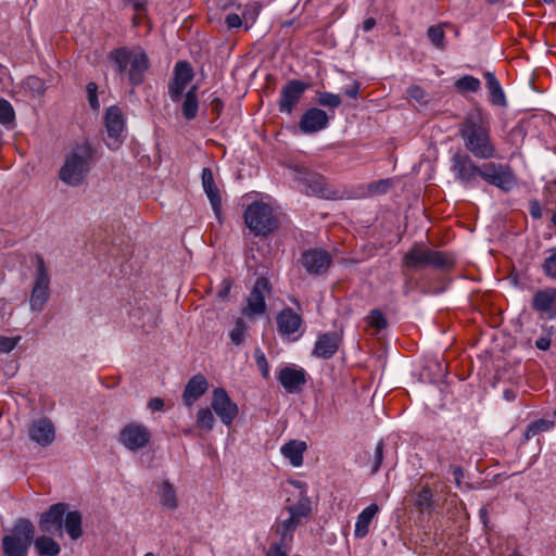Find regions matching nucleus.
<instances>
[{"mask_svg":"<svg viewBox=\"0 0 556 556\" xmlns=\"http://www.w3.org/2000/svg\"><path fill=\"white\" fill-rule=\"evenodd\" d=\"M457 132L464 147L472 156L480 160H490L496 156L489 118L480 109L466 114L458 125Z\"/></svg>","mask_w":556,"mask_h":556,"instance_id":"nucleus-1","label":"nucleus"},{"mask_svg":"<svg viewBox=\"0 0 556 556\" xmlns=\"http://www.w3.org/2000/svg\"><path fill=\"white\" fill-rule=\"evenodd\" d=\"M92 163V147L87 142L78 144L66 153L59 170V178L70 187L81 186L91 170Z\"/></svg>","mask_w":556,"mask_h":556,"instance_id":"nucleus-2","label":"nucleus"},{"mask_svg":"<svg viewBox=\"0 0 556 556\" xmlns=\"http://www.w3.org/2000/svg\"><path fill=\"white\" fill-rule=\"evenodd\" d=\"M110 60L114 63L115 70L119 74L126 73L127 66L130 64L128 79L131 85L139 86L143 81V75L149 68V59L143 50L114 49L110 53Z\"/></svg>","mask_w":556,"mask_h":556,"instance_id":"nucleus-3","label":"nucleus"},{"mask_svg":"<svg viewBox=\"0 0 556 556\" xmlns=\"http://www.w3.org/2000/svg\"><path fill=\"white\" fill-rule=\"evenodd\" d=\"M453 265L454 261L447 254L431 250L420 243H415L403 256V267L414 271L428 266L438 269H448Z\"/></svg>","mask_w":556,"mask_h":556,"instance_id":"nucleus-4","label":"nucleus"},{"mask_svg":"<svg viewBox=\"0 0 556 556\" xmlns=\"http://www.w3.org/2000/svg\"><path fill=\"white\" fill-rule=\"evenodd\" d=\"M35 527L26 518H20L11 532L2 538V549L5 556H26L34 541Z\"/></svg>","mask_w":556,"mask_h":556,"instance_id":"nucleus-5","label":"nucleus"},{"mask_svg":"<svg viewBox=\"0 0 556 556\" xmlns=\"http://www.w3.org/2000/svg\"><path fill=\"white\" fill-rule=\"evenodd\" d=\"M244 223L254 236L260 237L274 232L279 225L273 207L264 202H253L247 207Z\"/></svg>","mask_w":556,"mask_h":556,"instance_id":"nucleus-6","label":"nucleus"},{"mask_svg":"<svg viewBox=\"0 0 556 556\" xmlns=\"http://www.w3.org/2000/svg\"><path fill=\"white\" fill-rule=\"evenodd\" d=\"M292 180L296 184V188L307 195H316L324 199H332V192L324 179L317 173H313L303 166H294L290 168Z\"/></svg>","mask_w":556,"mask_h":556,"instance_id":"nucleus-7","label":"nucleus"},{"mask_svg":"<svg viewBox=\"0 0 556 556\" xmlns=\"http://www.w3.org/2000/svg\"><path fill=\"white\" fill-rule=\"evenodd\" d=\"M483 164L479 166L468 153L457 151L451 157V170L455 179L465 187L476 186L482 177Z\"/></svg>","mask_w":556,"mask_h":556,"instance_id":"nucleus-8","label":"nucleus"},{"mask_svg":"<svg viewBox=\"0 0 556 556\" xmlns=\"http://www.w3.org/2000/svg\"><path fill=\"white\" fill-rule=\"evenodd\" d=\"M35 263L37 270L29 303L31 311L41 312L49 299L50 278L45 260L40 254L35 255Z\"/></svg>","mask_w":556,"mask_h":556,"instance_id":"nucleus-9","label":"nucleus"},{"mask_svg":"<svg viewBox=\"0 0 556 556\" xmlns=\"http://www.w3.org/2000/svg\"><path fill=\"white\" fill-rule=\"evenodd\" d=\"M104 126L108 134L106 146L117 150L124 142L125 118L118 106H110L104 114Z\"/></svg>","mask_w":556,"mask_h":556,"instance_id":"nucleus-10","label":"nucleus"},{"mask_svg":"<svg viewBox=\"0 0 556 556\" xmlns=\"http://www.w3.org/2000/svg\"><path fill=\"white\" fill-rule=\"evenodd\" d=\"M270 291L269 280L265 277L257 278L247 299V305L241 311L242 315L249 318L263 315L266 312L265 296Z\"/></svg>","mask_w":556,"mask_h":556,"instance_id":"nucleus-11","label":"nucleus"},{"mask_svg":"<svg viewBox=\"0 0 556 556\" xmlns=\"http://www.w3.org/2000/svg\"><path fill=\"white\" fill-rule=\"evenodd\" d=\"M482 179L489 185L495 186L504 191H509L516 186V177L508 165L501 163H484Z\"/></svg>","mask_w":556,"mask_h":556,"instance_id":"nucleus-12","label":"nucleus"},{"mask_svg":"<svg viewBox=\"0 0 556 556\" xmlns=\"http://www.w3.org/2000/svg\"><path fill=\"white\" fill-rule=\"evenodd\" d=\"M211 407L220 421L228 427L232 425L239 414L238 405L230 399L227 391L223 388H216L213 390Z\"/></svg>","mask_w":556,"mask_h":556,"instance_id":"nucleus-13","label":"nucleus"},{"mask_svg":"<svg viewBox=\"0 0 556 556\" xmlns=\"http://www.w3.org/2000/svg\"><path fill=\"white\" fill-rule=\"evenodd\" d=\"M118 440L127 450L135 452L149 444L151 433L147 426L139 422H130L119 431Z\"/></svg>","mask_w":556,"mask_h":556,"instance_id":"nucleus-14","label":"nucleus"},{"mask_svg":"<svg viewBox=\"0 0 556 556\" xmlns=\"http://www.w3.org/2000/svg\"><path fill=\"white\" fill-rule=\"evenodd\" d=\"M67 504L56 503L40 515L39 529L43 533L62 535L63 519L67 510Z\"/></svg>","mask_w":556,"mask_h":556,"instance_id":"nucleus-15","label":"nucleus"},{"mask_svg":"<svg viewBox=\"0 0 556 556\" xmlns=\"http://www.w3.org/2000/svg\"><path fill=\"white\" fill-rule=\"evenodd\" d=\"M307 88L308 85L301 80L293 79L288 81L280 91L278 101L279 112L290 115Z\"/></svg>","mask_w":556,"mask_h":556,"instance_id":"nucleus-16","label":"nucleus"},{"mask_svg":"<svg viewBox=\"0 0 556 556\" xmlns=\"http://www.w3.org/2000/svg\"><path fill=\"white\" fill-rule=\"evenodd\" d=\"M193 78V72L188 62H178L174 68V77L168 85V94L173 102L181 100L182 92Z\"/></svg>","mask_w":556,"mask_h":556,"instance_id":"nucleus-17","label":"nucleus"},{"mask_svg":"<svg viewBox=\"0 0 556 556\" xmlns=\"http://www.w3.org/2000/svg\"><path fill=\"white\" fill-rule=\"evenodd\" d=\"M332 262L331 255L320 249H311L305 251L301 257V264L311 275H323L330 267Z\"/></svg>","mask_w":556,"mask_h":556,"instance_id":"nucleus-18","label":"nucleus"},{"mask_svg":"<svg viewBox=\"0 0 556 556\" xmlns=\"http://www.w3.org/2000/svg\"><path fill=\"white\" fill-rule=\"evenodd\" d=\"M532 308L540 314L542 318L553 319L556 317V289L544 288L538 290L531 302Z\"/></svg>","mask_w":556,"mask_h":556,"instance_id":"nucleus-19","label":"nucleus"},{"mask_svg":"<svg viewBox=\"0 0 556 556\" xmlns=\"http://www.w3.org/2000/svg\"><path fill=\"white\" fill-rule=\"evenodd\" d=\"M328 124L329 116L324 110L311 108L302 115L299 128L302 134L312 135L327 128Z\"/></svg>","mask_w":556,"mask_h":556,"instance_id":"nucleus-20","label":"nucleus"},{"mask_svg":"<svg viewBox=\"0 0 556 556\" xmlns=\"http://www.w3.org/2000/svg\"><path fill=\"white\" fill-rule=\"evenodd\" d=\"M55 429L48 418L34 420L29 426V438L41 446H48L54 441Z\"/></svg>","mask_w":556,"mask_h":556,"instance_id":"nucleus-21","label":"nucleus"},{"mask_svg":"<svg viewBox=\"0 0 556 556\" xmlns=\"http://www.w3.org/2000/svg\"><path fill=\"white\" fill-rule=\"evenodd\" d=\"M277 379L282 388L289 393L299 392L306 383L305 370L291 366H285L281 368Z\"/></svg>","mask_w":556,"mask_h":556,"instance_id":"nucleus-22","label":"nucleus"},{"mask_svg":"<svg viewBox=\"0 0 556 556\" xmlns=\"http://www.w3.org/2000/svg\"><path fill=\"white\" fill-rule=\"evenodd\" d=\"M341 336L338 332H326L320 334L313 350V355L317 358L329 359L339 350Z\"/></svg>","mask_w":556,"mask_h":556,"instance_id":"nucleus-23","label":"nucleus"},{"mask_svg":"<svg viewBox=\"0 0 556 556\" xmlns=\"http://www.w3.org/2000/svg\"><path fill=\"white\" fill-rule=\"evenodd\" d=\"M208 389L206 378L199 374L191 377L184 390L182 402L186 406L191 407Z\"/></svg>","mask_w":556,"mask_h":556,"instance_id":"nucleus-24","label":"nucleus"},{"mask_svg":"<svg viewBox=\"0 0 556 556\" xmlns=\"http://www.w3.org/2000/svg\"><path fill=\"white\" fill-rule=\"evenodd\" d=\"M276 319H277L278 331L282 336H291V334L295 333L302 324L301 316L299 314H296L290 307L282 309L277 315Z\"/></svg>","mask_w":556,"mask_h":556,"instance_id":"nucleus-25","label":"nucleus"},{"mask_svg":"<svg viewBox=\"0 0 556 556\" xmlns=\"http://www.w3.org/2000/svg\"><path fill=\"white\" fill-rule=\"evenodd\" d=\"M203 189L211 202V205L216 214L220 208L222 199L219 190L214 182L213 172L208 167H204L201 174Z\"/></svg>","mask_w":556,"mask_h":556,"instance_id":"nucleus-26","label":"nucleus"},{"mask_svg":"<svg viewBox=\"0 0 556 556\" xmlns=\"http://www.w3.org/2000/svg\"><path fill=\"white\" fill-rule=\"evenodd\" d=\"M378 511V505L370 504L358 514L354 529V536L356 539H364L368 534L369 526Z\"/></svg>","mask_w":556,"mask_h":556,"instance_id":"nucleus-27","label":"nucleus"},{"mask_svg":"<svg viewBox=\"0 0 556 556\" xmlns=\"http://www.w3.org/2000/svg\"><path fill=\"white\" fill-rule=\"evenodd\" d=\"M434 492L429 484H424L414 493V506L422 514H431L434 509Z\"/></svg>","mask_w":556,"mask_h":556,"instance_id":"nucleus-28","label":"nucleus"},{"mask_svg":"<svg viewBox=\"0 0 556 556\" xmlns=\"http://www.w3.org/2000/svg\"><path fill=\"white\" fill-rule=\"evenodd\" d=\"M307 445L304 441L292 440L281 446V454L289 459L291 465L299 467L303 464V454Z\"/></svg>","mask_w":556,"mask_h":556,"instance_id":"nucleus-29","label":"nucleus"},{"mask_svg":"<svg viewBox=\"0 0 556 556\" xmlns=\"http://www.w3.org/2000/svg\"><path fill=\"white\" fill-rule=\"evenodd\" d=\"M484 78L486 81V87L490 92V101L494 105L498 106H506L507 101L505 93L502 89V86L498 81V79L495 77L494 73L492 72H485Z\"/></svg>","mask_w":556,"mask_h":556,"instance_id":"nucleus-30","label":"nucleus"},{"mask_svg":"<svg viewBox=\"0 0 556 556\" xmlns=\"http://www.w3.org/2000/svg\"><path fill=\"white\" fill-rule=\"evenodd\" d=\"M161 505L170 511H174L178 508V498L176 494V489L168 481H163L157 491Z\"/></svg>","mask_w":556,"mask_h":556,"instance_id":"nucleus-31","label":"nucleus"},{"mask_svg":"<svg viewBox=\"0 0 556 556\" xmlns=\"http://www.w3.org/2000/svg\"><path fill=\"white\" fill-rule=\"evenodd\" d=\"M83 517L77 510L65 513L63 527L72 540H78L83 535Z\"/></svg>","mask_w":556,"mask_h":556,"instance_id":"nucleus-32","label":"nucleus"},{"mask_svg":"<svg viewBox=\"0 0 556 556\" xmlns=\"http://www.w3.org/2000/svg\"><path fill=\"white\" fill-rule=\"evenodd\" d=\"M33 543L39 556H58L61 552L60 544L48 535H40Z\"/></svg>","mask_w":556,"mask_h":556,"instance_id":"nucleus-33","label":"nucleus"},{"mask_svg":"<svg viewBox=\"0 0 556 556\" xmlns=\"http://www.w3.org/2000/svg\"><path fill=\"white\" fill-rule=\"evenodd\" d=\"M301 523L289 514L287 518L281 519L276 526V532L280 535V541L290 544L293 539V532Z\"/></svg>","mask_w":556,"mask_h":556,"instance_id":"nucleus-34","label":"nucleus"},{"mask_svg":"<svg viewBox=\"0 0 556 556\" xmlns=\"http://www.w3.org/2000/svg\"><path fill=\"white\" fill-rule=\"evenodd\" d=\"M198 109L199 102L197 97V87L193 86L185 94V99L181 105L184 117L188 121L195 118Z\"/></svg>","mask_w":556,"mask_h":556,"instance_id":"nucleus-35","label":"nucleus"},{"mask_svg":"<svg viewBox=\"0 0 556 556\" xmlns=\"http://www.w3.org/2000/svg\"><path fill=\"white\" fill-rule=\"evenodd\" d=\"M195 422L199 429L205 430L206 432L213 430L215 425V417L212 409L208 407L200 408L197 412Z\"/></svg>","mask_w":556,"mask_h":556,"instance_id":"nucleus-36","label":"nucleus"},{"mask_svg":"<svg viewBox=\"0 0 556 556\" xmlns=\"http://www.w3.org/2000/svg\"><path fill=\"white\" fill-rule=\"evenodd\" d=\"M367 327L374 328L375 332H379L388 327V320L380 309H372L365 317Z\"/></svg>","mask_w":556,"mask_h":556,"instance_id":"nucleus-37","label":"nucleus"},{"mask_svg":"<svg viewBox=\"0 0 556 556\" xmlns=\"http://www.w3.org/2000/svg\"><path fill=\"white\" fill-rule=\"evenodd\" d=\"M14 122L15 112L12 104L8 100L0 98V124L8 128H12L14 126Z\"/></svg>","mask_w":556,"mask_h":556,"instance_id":"nucleus-38","label":"nucleus"},{"mask_svg":"<svg viewBox=\"0 0 556 556\" xmlns=\"http://www.w3.org/2000/svg\"><path fill=\"white\" fill-rule=\"evenodd\" d=\"M455 87L459 92H477L481 87V83L471 75H465L455 81Z\"/></svg>","mask_w":556,"mask_h":556,"instance_id":"nucleus-39","label":"nucleus"},{"mask_svg":"<svg viewBox=\"0 0 556 556\" xmlns=\"http://www.w3.org/2000/svg\"><path fill=\"white\" fill-rule=\"evenodd\" d=\"M287 511L290 516L302 522L311 513L309 502L307 500L299 501L294 505L287 507Z\"/></svg>","mask_w":556,"mask_h":556,"instance_id":"nucleus-40","label":"nucleus"},{"mask_svg":"<svg viewBox=\"0 0 556 556\" xmlns=\"http://www.w3.org/2000/svg\"><path fill=\"white\" fill-rule=\"evenodd\" d=\"M428 39L439 50L445 49V34L440 25L430 26L427 30Z\"/></svg>","mask_w":556,"mask_h":556,"instance_id":"nucleus-41","label":"nucleus"},{"mask_svg":"<svg viewBox=\"0 0 556 556\" xmlns=\"http://www.w3.org/2000/svg\"><path fill=\"white\" fill-rule=\"evenodd\" d=\"M553 420L538 419L531 422L526 430V438L530 439L540 432L548 431L554 427Z\"/></svg>","mask_w":556,"mask_h":556,"instance_id":"nucleus-42","label":"nucleus"},{"mask_svg":"<svg viewBox=\"0 0 556 556\" xmlns=\"http://www.w3.org/2000/svg\"><path fill=\"white\" fill-rule=\"evenodd\" d=\"M317 102L321 106L336 109L340 106L341 98L338 94L331 92H318Z\"/></svg>","mask_w":556,"mask_h":556,"instance_id":"nucleus-43","label":"nucleus"},{"mask_svg":"<svg viewBox=\"0 0 556 556\" xmlns=\"http://www.w3.org/2000/svg\"><path fill=\"white\" fill-rule=\"evenodd\" d=\"M247 326L242 318L236 320L233 329L230 331V340L233 344L239 345L244 341Z\"/></svg>","mask_w":556,"mask_h":556,"instance_id":"nucleus-44","label":"nucleus"},{"mask_svg":"<svg viewBox=\"0 0 556 556\" xmlns=\"http://www.w3.org/2000/svg\"><path fill=\"white\" fill-rule=\"evenodd\" d=\"M254 358L262 377L266 380L269 379V365L264 352L260 348L254 350Z\"/></svg>","mask_w":556,"mask_h":556,"instance_id":"nucleus-45","label":"nucleus"},{"mask_svg":"<svg viewBox=\"0 0 556 556\" xmlns=\"http://www.w3.org/2000/svg\"><path fill=\"white\" fill-rule=\"evenodd\" d=\"M126 4L131 5L136 15L134 16V24L138 25L140 23V18L144 16L147 12V0H124Z\"/></svg>","mask_w":556,"mask_h":556,"instance_id":"nucleus-46","label":"nucleus"},{"mask_svg":"<svg viewBox=\"0 0 556 556\" xmlns=\"http://www.w3.org/2000/svg\"><path fill=\"white\" fill-rule=\"evenodd\" d=\"M542 268L547 277L556 279V249L544 260Z\"/></svg>","mask_w":556,"mask_h":556,"instance_id":"nucleus-47","label":"nucleus"},{"mask_svg":"<svg viewBox=\"0 0 556 556\" xmlns=\"http://www.w3.org/2000/svg\"><path fill=\"white\" fill-rule=\"evenodd\" d=\"M289 544L285 542H274L269 545L265 556H288Z\"/></svg>","mask_w":556,"mask_h":556,"instance_id":"nucleus-48","label":"nucleus"},{"mask_svg":"<svg viewBox=\"0 0 556 556\" xmlns=\"http://www.w3.org/2000/svg\"><path fill=\"white\" fill-rule=\"evenodd\" d=\"M21 341V337H0V353H10Z\"/></svg>","mask_w":556,"mask_h":556,"instance_id":"nucleus-49","label":"nucleus"},{"mask_svg":"<svg viewBox=\"0 0 556 556\" xmlns=\"http://www.w3.org/2000/svg\"><path fill=\"white\" fill-rule=\"evenodd\" d=\"M406 93L409 98L414 99L418 103L427 102V99H426L427 94H426L425 90L417 85H412L410 87H408Z\"/></svg>","mask_w":556,"mask_h":556,"instance_id":"nucleus-50","label":"nucleus"},{"mask_svg":"<svg viewBox=\"0 0 556 556\" xmlns=\"http://www.w3.org/2000/svg\"><path fill=\"white\" fill-rule=\"evenodd\" d=\"M391 187L390 179L374 181L369 185V191L375 194H384Z\"/></svg>","mask_w":556,"mask_h":556,"instance_id":"nucleus-51","label":"nucleus"},{"mask_svg":"<svg viewBox=\"0 0 556 556\" xmlns=\"http://www.w3.org/2000/svg\"><path fill=\"white\" fill-rule=\"evenodd\" d=\"M87 94H88V102L92 110L99 109V101H98V86L96 83L91 81L87 85Z\"/></svg>","mask_w":556,"mask_h":556,"instance_id":"nucleus-52","label":"nucleus"},{"mask_svg":"<svg viewBox=\"0 0 556 556\" xmlns=\"http://www.w3.org/2000/svg\"><path fill=\"white\" fill-rule=\"evenodd\" d=\"M383 459V444L379 442L375 450V463L372 465V472H377Z\"/></svg>","mask_w":556,"mask_h":556,"instance_id":"nucleus-53","label":"nucleus"},{"mask_svg":"<svg viewBox=\"0 0 556 556\" xmlns=\"http://www.w3.org/2000/svg\"><path fill=\"white\" fill-rule=\"evenodd\" d=\"M225 23L229 29L239 28L242 25L240 15L231 13L226 16Z\"/></svg>","mask_w":556,"mask_h":556,"instance_id":"nucleus-54","label":"nucleus"},{"mask_svg":"<svg viewBox=\"0 0 556 556\" xmlns=\"http://www.w3.org/2000/svg\"><path fill=\"white\" fill-rule=\"evenodd\" d=\"M27 86L37 93H42L45 91L43 83L34 76L27 78Z\"/></svg>","mask_w":556,"mask_h":556,"instance_id":"nucleus-55","label":"nucleus"},{"mask_svg":"<svg viewBox=\"0 0 556 556\" xmlns=\"http://www.w3.org/2000/svg\"><path fill=\"white\" fill-rule=\"evenodd\" d=\"M164 407V401L161 397H153L148 402V408L152 412H160Z\"/></svg>","mask_w":556,"mask_h":556,"instance_id":"nucleus-56","label":"nucleus"},{"mask_svg":"<svg viewBox=\"0 0 556 556\" xmlns=\"http://www.w3.org/2000/svg\"><path fill=\"white\" fill-rule=\"evenodd\" d=\"M344 93L352 99H356L359 93V84L357 81H353V84L346 88H344Z\"/></svg>","mask_w":556,"mask_h":556,"instance_id":"nucleus-57","label":"nucleus"},{"mask_svg":"<svg viewBox=\"0 0 556 556\" xmlns=\"http://www.w3.org/2000/svg\"><path fill=\"white\" fill-rule=\"evenodd\" d=\"M211 109H212V112L216 115V116H219L220 114V111L223 109V102L222 100L218 98V97H214L211 101Z\"/></svg>","mask_w":556,"mask_h":556,"instance_id":"nucleus-58","label":"nucleus"},{"mask_svg":"<svg viewBox=\"0 0 556 556\" xmlns=\"http://www.w3.org/2000/svg\"><path fill=\"white\" fill-rule=\"evenodd\" d=\"M535 346L539 350L546 351L551 346V339L548 337H541L535 341Z\"/></svg>","mask_w":556,"mask_h":556,"instance_id":"nucleus-59","label":"nucleus"},{"mask_svg":"<svg viewBox=\"0 0 556 556\" xmlns=\"http://www.w3.org/2000/svg\"><path fill=\"white\" fill-rule=\"evenodd\" d=\"M375 26L376 20L374 17H367L362 25L364 31H370Z\"/></svg>","mask_w":556,"mask_h":556,"instance_id":"nucleus-60","label":"nucleus"},{"mask_svg":"<svg viewBox=\"0 0 556 556\" xmlns=\"http://www.w3.org/2000/svg\"><path fill=\"white\" fill-rule=\"evenodd\" d=\"M452 472H453V476L455 477V480L457 481V483H459L460 478L464 475L463 468L460 466H455V467H453Z\"/></svg>","mask_w":556,"mask_h":556,"instance_id":"nucleus-61","label":"nucleus"},{"mask_svg":"<svg viewBox=\"0 0 556 556\" xmlns=\"http://www.w3.org/2000/svg\"><path fill=\"white\" fill-rule=\"evenodd\" d=\"M479 514H480V518L482 519L483 523L485 525L486 523L488 507L486 506L481 507Z\"/></svg>","mask_w":556,"mask_h":556,"instance_id":"nucleus-62","label":"nucleus"},{"mask_svg":"<svg viewBox=\"0 0 556 556\" xmlns=\"http://www.w3.org/2000/svg\"><path fill=\"white\" fill-rule=\"evenodd\" d=\"M504 396H505V399H506L507 401H511V400H514V399H515V394H514V392H513V391H510V390H506V391L504 392Z\"/></svg>","mask_w":556,"mask_h":556,"instance_id":"nucleus-63","label":"nucleus"},{"mask_svg":"<svg viewBox=\"0 0 556 556\" xmlns=\"http://www.w3.org/2000/svg\"><path fill=\"white\" fill-rule=\"evenodd\" d=\"M531 215L534 217V218H538L541 216V210L539 206L536 207H532L531 210Z\"/></svg>","mask_w":556,"mask_h":556,"instance_id":"nucleus-64","label":"nucleus"}]
</instances>
